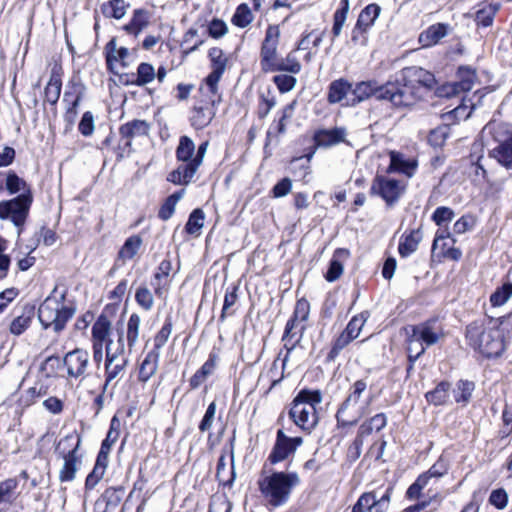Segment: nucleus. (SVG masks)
Returning <instances> with one entry per match:
<instances>
[{
    "label": "nucleus",
    "mask_w": 512,
    "mask_h": 512,
    "mask_svg": "<svg viewBox=\"0 0 512 512\" xmlns=\"http://www.w3.org/2000/svg\"><path fill=\"white\" fill-rule=\"evenodd\" d=\"M326 34V29L304 30L299 39L295 42L293 48L282 56L280 52L281 30L277 24H269L261 40L258 60L260 71L263 74L276 73L280 70L294 72L300 68V60L295 53L300 50L308 49V40L313 37L312 47L318 49Z\"/></svg>",
    "instance_id": "nucleus-1"
},
{
    "label": "nucleus",
    "mask_w": 512,
    "mask_h": 512,
    "mask_svg": "<svg viewBox=\"0 0 512 512\" xmlns=\"http://www.w3.org/2000/svg\"><path fill=\"white\" fill-rule=\"evenodd\" d=\"M504 317L485 316L469 322L463 330L468 349L484 360H495L505 353L507 341L501 325Z\"/></svg>",
    "instance_id": "nucleus-2"
},
{
    "label": "nucleus",
    "mask_w": 512,
    "mask_h": 512,
    "mask_svg": "<svg viewBox=\"0 0 512 512\" xmlns=\"http://www.w3.org/2000/svg\"><path fill=\"white\" fill-rule=\"evenodd\" d=\"M393 110L403 111L412 108L425 96L436 89L435 75L419 66L404 67L400 76L391 80Z\"/></svg>",
    "instance_id": "nucleus-3"
},
{
    "label": "nucleus",
    "mask_w": 512,
    "mask_h": 512,
    "mask_svg": "<svg viewBox=\"0 0 512 512\" xmlns=\"http://www.w3.org/2000/svg\"><path fill=\"white\" fill-rule=\"evenodd\" d=\"M301 479L296 471L270 470L265 474L263 468L257 487L268 509H276L287 504L300 485Z\"/></svg>",
    "instance_id": "nucleus-4"
},
{
    "label": "nucleus",
    "mask_w": 512,
    "mask_h": 512,
    "mask_svg": "<svg viewBox=\"0 0 512 512\" xmlns=\"http://www.w3.org/2000/svg\"><path fill=\"white\" fill-rule=\"evenodd\" d=\"M106 69L110 74V96L113 105L121 108L127 100V93L123 86L128 85V49L119 46L117 38L112 37L103 48Z\"/></svg>",
    "instance_id": "nucleus-5"
},
{
    "label": "nucleus",
    "mask_w": 512,
    "mask_h": 512,
    "mask_svg": "<svg viewBox=\"0 0 512 512\" xmlns=\"http://www.w3.org/2000/svg\"><path fill=\"white\" fill-rule=\"evenodd\" d=\"M482 146L488 156L507 170L512 169V124L503 121H489L481 132Z\"/></svg>",
    "instance_id": "nucleus-6"
},
{
    "label": "nucleus",
    "mask_w": 512,
    "mask_h": 512,
    "mask_svg": "<svg viewBox=\"0 0 512 512\" xmlns=\"http://www.w3.org/2000/svg\"><path fill=\"white\" fill-rule=\"evenodd\" d=\"M66 292L60 297L47 296L38 308V319L44 329L51 328L55 333H61L67 323L73 318L77 307L73 300L66 299Z\"/></svg>",
    "instance_id": "nucleus-7"
},
{
    "label": "nucleus",
    "mask_w": 512,
    "mask_h": 512,
    "mask_svg": "<svg viewBox=\"0 0 512 512\" xmlns=\"http://www.w3.org/2000/svg\"><path fill=\"white\" fill-rule=\"evenodd\" d=\"M311 310L310 302L306 297L298 298L295 302L293 312L287 320L281 341L286 354L283 358V367L286 366L291 352L301 342L307 328L306 322L309 319Z\"/></svg>",
    "instance_id": "nucleus-8"
},
{
    "label": "nucleus",
    "mask_w": 512,
    "mask_h": 512,
    "mask_svg": "<svg viewBox=\"0 0 512 512\" xmlns=\"http://www.w3.org/2000/svg\"><path fill=\"white\" fill-rule=\"evenodd\" d=\"M375 98L378 101L387 102L393 110V95L391 80L379 83L376 79L357 82L352 90V97L346 100L345 106L354 107L366 100Z\"/></svg>",
    "instance_id": "nucleus-9"
},
{
    "label": "nucleus",
    "mask_w": 512,
    "mask_h": 512,
    "mask_svg": "<svg viewBox=\"0 0 512 512\" xmlns=\"http://www.w3.org/2000/svg\"><path fill=\"white\" fill-rule=\"evenodd\" d=\"M368 383L366 379H358L350 384L346 397L339 404L335 418L338 428H346L355 426L359 419L364 415V411L361 410L359 415L353 419H348L351 412L359 405L363 394L367 391Z\"/></svg>",
    "instance_id": "nucleus-10"
},
{
    "label": "nucleus",
    "mask_w": 512,
    "mask_h": 512,
    "mask_svg": "<svg viewBox=\"0 0 512 512\" xmlns=\"http://www.w3.org/2000/svg\"><path fill=\"white\" fill-rule=\"evenodd\" d=\"M33 200V192L27 191V193H20L9 200L0 201V219L10 220L16 227L24 226Z\"/></svg>",
    "instance_id": "nucleus-11"
},
{
    "label": "nucleus",
    "mask_w": 512,
    "mask_h": 512,
    "mask_svg": "<svg viewBox=\"0 0 512 512\" xmlns=\"http://www.w3.org/2000/svg\"><path fill=\"white\" fill-rule=\"evenodd\" d=\"M86 87L79 75H73L67 82L62 103L63 119L67 126L72 127L78 116V108L85 97Z\"/></svg>",
    "instance_id": "nucleus-12"
},
{
    "label": "nucleus",
    "mask_w": 512,
    "mask_h": 512,
    "mask_svg": "<svg viewBox=\"0 0 512 512\" xmlns=\"http://www.w3.org/2000/svg\"><path fill=\"white\" fill-rule=\"evenodd\" d=\"M449 468V459L441 454L435 463L428 470L419 474L415 481L407 488L404 495L405 499L416 500L422 498L423 490L428 485L430 479L445 476Z\"/></svg>",
    "instance_id": "nucleus-13"
},
{
    "label": "nucleus",
    "mask_w": 512,
    "mask_h": 512,
    "mask_svg": "<svg viewBox=\"0 0 512 512\" xmlns=\"http://www.w3.org/2000/svg\"><path fill=\"white\" fill-rule=\"evenodd\" d=\"M394 486L389 484L383 493L378 496L377 490H369L360 494L352 505L350 512H388Z\"/></svg>",
    "instance_id": "nucleus-14"
},
{
    "label": "nucleus",
    "mask_w": 512,
    "mask_h": 512,
    "mask_svg": "<svg viewBox=\"0 0 512 512\" xmlns=\"http://www.w3.org/2000/svg\"><path fill=\"white\" fill-rule=\"evenodd\" d=\"M406 190V185L397 179L377 174L372 180L370 195L379 196L387 207H393Z\"/></svg>",
    "instance_id": "nucleus-15"
},
{
    "label": "nucleus",
    "mask_w": 512,
    "mask_h": 512,
    "mask_svg": "<svg viewBox=\"0 0 512 512\" xmlns=\"http://www.w3.org/2000/svg\"><path fill=\"white\" fill-rule=\"evenodd\" d=\"M303 444L302 437H290L285 434L283 429H278L274 445L263 465L266 469L268 465L274 466L284 462L289 457L294 456L298 447Z\"/></svg>",
    "instance_id": "nucleus-16"
},
{
    "label": "nucleus",
    "mask_w": 512,
    "mask_h": 512,
    "mask_svg": "<svg viewBox=\"0 0 512 512\" xmlns=\"http://www.w3.org/2000/svg\"><path fill=\"white\" fill-rule=\"evenodd\" d=\"M477 71L471 66L461 65L456 70V81L447 82L437 88L440 97L452 98L469 92L477 82Z\"/></svg>",
    "instance_id": "nucleus-17"
},
{
    "label": "nucleus",
    "mask_w": 512,
    "mask_h": 512,
    "mask_svg": "<svg viewBox=\"0 0 512 512\" xmlns=\"http://www.w3.org/2000/svg\"><path fill=\"white\" fill-rule=\"evenodd\" d=\"M50 66V77L43 90V105L49 104L54 114L57 113V103L61 96L64 68L61 58H53Z\"/></svg>",
    "instance_id": "nucleus-18"
},
{
    "label": "nucleus",
    "mask_w": 512,
    "mask_h": 512,
    "mask_svg": "<svg viewBox=\"0 0 512 512\" xmlns=\"http://www.w3.org/2000/svg\"><path fill=\"white\" fill-rule=\"evenodd\" d=\"M411 333L407 335V345H412L414 342L421 344L425 349L436 344L440 338L444 336L443 329L437 325L436 318H430L419 324L412 325Z\"/></svg>",
    "instance_id": "nucleus-19"
},
{
    "label": "nucleus",
    "mask_w": 512,
    "mask_h": 512,
    "mask_svg": "<svg viewBox=\"0 0 512 512\" xmlns=\"http://www.w3.org/2000/svg\"><path fill=\"white\" fill-rule=\"evenodd\" d=\"M381 13L377 3H370L359 13L357 21L351 31V41L355 45L365 46L368 42V32L373 27Z\"/></svg>",
    "instance_id": "nucleus-20"
},
{
    "label": "nucleus",
    "mask_w": 512,
    "mask_h": 512,
    "mask_svg": "<svg viewBox=\"0 0 512 512\" xmlns=\"http://www.w3.org/2000/svg\"><path fill=\"white\" fill-rule=\"evenodd\" d=\"M208 145V141L202 142L198 146L196 154L193 157V160L189 161V163L181 164L176 169L172 170L167 175V181L175 185L189 184L203 162Z\"/></svg>",
    "instance_id": "nucleus-21"
},
{
    "label": "nucleus",
    "mask_w": 512,
    "mask_h": 512,
    "mask_svg": "<svg viewBox=\"0 0 512 512\" xmlns=\"http://www.w3.org/2000/svg\"><path fill=\"white\" fill-rule=\"evenodd\" d=\"M121 341L122 338L119 337L117 344H114L113 341H108L106 344V382H110L115 379L124 371L127 364L128 360L124 355V346Z\"/></svg>",
    "instance_id": "nucleus-22"
},
{
    "label": "nucleus",
    "mask_w": 512,
    "mask_h": 512,
    "mask_svg": "<svg viewBox=\"0 0 512 512\" xmlns=\"http://www.w3.org/2000/svg\"><path fill=\"white\" fill-rule=\"evenodd\" d=\"M289 419L306 435H309L317 426L319 417L317 409L290 403L288 408Z\"/></svg>",
    "instance_id": "nucleus-23"
},
{
    "label": "nucleus",
    "mask_w": 512,
    "mask_h": 512,
    "mask_svg": "<svg viewBox=\"0 0 512 512\" xmlns=\"http://www.w3.org/2000/svg\"><path fill=\"white\" fill-rule=\"evenodd\" d=\"M66 379L83 378L89 366V353L81 348H75L64 356Z\"/></svg>",
    "instance_id": "nucleus-24"
},
{
    "label": "nucleus",
    "mask_w": 512,
    "mask_h": 512,
    "mask_svg": "<svg viewBox=\"0 0 512 512\" xmlns=\"http://www.w3.org/2000/svg\"><path fill=\"white\" fill-rule=\"evenodd\" d=\"M193 104L217 108L222 101V94L219 83L202 79L197 89V93L193 97Z\"/></svg>",
    "instance_id": "nucleus-25"
},
{
    "label": "nucleus",
    "mask_w": 512,
    "mask_h": 512,
    "mask_svg": "<svg viewBox=\"0 0 512 512\" xmlns=\"http://www.w3.org/2000/svg\"><path fill=\"white\" fill-rule=\"evenodd\" d=\"M220 360V348L213 347L208 354L207 360L201 365L199 369L189 379V389H198L209 376H211L218 365Z\"/></svg>",
    "instance_id": "nucleus-26"
},
{
    "label": "nucleus",
    "mask_w": 512,
    "mask_h": 512,
    "mask_svg": "<svg viewBox=\"0 0 512 512\" xmlns=\"http://www.w3.org/2000/svg\"><path fill=\"white\" fill-rule=\"evenodd\" d=\"M501 5L499 2L494 1H481L475 6V12L473 20L476 29L489 28L494 24V20L498 12L500 11Z\"/></svg>",
    "instance_id": "nucleus-27"
},
{
    "label": "nucleus",
    "mask_w": 512,
    "mask_h": 512,
    "mask_svg": "<svg viewBox=\"0 0 512 512\" xmlns=\"http://www.w3.org/2000/svg\"><path fill=\"white\" fill-rule=\"evenodd\" d=\"M390 163L386 172L388 174L399 173L406 177H412L418 168V161L416 159H406L404 154L398 151L389 152Z\"/></svg>",
    "instance_id": "nucleus-28"
},
{
    "label": "nucleus",
    "mask_w": 512,
    "mask_h": 512,
    "mask_svg": "<svg viewBox=\"0 0 512 512\" xmlns=\"http://www.w3.org/2000/svg\"><path fill=\"white\" fill-rule=\"evenodd\" d=\"M208 59L211 71L204 79L220 83L227 68L228 57L220 47H212L208 50Z\"/></svg>",
    "instance_id": "nucleus-29"
},
{
    "label": "nucleus",
    "mask_w": 512,
    "mask_h": 512,
    "mask_svg": "<svg viewBox=\"0 0 512 512\" xmlns=\"http://www.w3.org/2000/svg\"><path fill=\"white\" fill-rule=\"evenodd\" d=\"M346 131L343 127H333L331 129H317L314 131L312 140L316 147L328 148L338 145L345 141Z\"/></svg>",
    "instance_id": "nucleus-30"
},
{
    "label": "nucleus",
    "mask_w": 512,
    "mask_h": 512,
    "mask_svg": "<svg viewBox=\"0 0 512 512\" xmlns=\"http://www.w3.org/2000/svg\"><path fill=\"white\" fill-rule=\"evenodd\" d=\"M35 314V306L33 304H24L21 307V312L11 320L8 327L9 333L13 336H20L25 333L30 328Z\"/></svg>",
    "instance_id": "nucleus-31"
},
{
    "label": "nucleus",
    "mask_w": 512,
    "mask_h": 512,
    "mask_svg": "<svg viewBox=\"0 0 512 512\" xmlns=\"http://www.w3.org/2000/svg\"><path fill=\"white\" fill-rule=\"evenodd\" d=\"M353 83L344 77H340L330 82L327 88L326 100L329 104H341L345 106L344 100L349 93L352 94Z\"/></svg>",
    "instance_id": "nucleus-32"
},
{
    "label": "nucleus",
    "mask_w": 512,
    "mask_h": 512,
    "mask_svg": "<svg viewBox=\"0 0 512 512\" xmlns=\"http://www.w3.org/2000/svg\"><path fill=\"white\" fill-rule=\"evenodd\" d=\"M423 232L422 227L419 226L413 229H407L401 235L398 244V253L401 258H406L414 253L422 241Z\"/></svg>",
    "instance_id": "nucleus-33"
},
{
    "label": "nucleus",
    "mask_w": 512,
    "mask_h": 512,
    "mask_svg": "<svg viewBox=\"0 0 512 512\" xmlns=\"http://www.w3.org/2000/svg\"><path fill=\"white\" fill-rule=\"evenodd\" d=\"M111 323L105 313L99 315L92 326V341L95 353L101 352L104 343L107 344Z\"/></svg>",
    "instance_id": "nucleus-34"
},
{
    "label": "nucleus",
    "mask_w": 512,
    "mask_h": 512,
    "mask_svg": "<svg viewBox=\"0 0 512 512\" xmlns=\"http://www.w3.org/2000/svg\"><path fill=\"white\" fill-rule=\"evenodd\" d=\"M172 271V262L170 259H163L154 275L151 285L157 296L161 297L164 291H167L170 286L169 275Z\"/></svg>",
    "instance_id": "nucleus-35"
},
{
    "label": "nucleus",
    "mask_w": 512,
    "mask_h": 512,
    "mask_svg": "<svg viewBox=\"0 0 512 512\" xmlns=\"http://www.w3.org/2000/svg\"><path fill=\"white\" fill-rule=\"evenodd\" d=\"M350 256V251L347 248H336L333 252L332 258L329 261L328 269L324 273V278L327 282L337 281L344 272V265L341 259H347Z\"/></svg>",
    "instance_id": "nucleus-36"
},
{
    "label": "nucleus",
    "mask_w": 512,
    "mask_h": 512,
    "mask_svg": "<svg viewBox=\"0 0 512 512\" xmlns=\"http://www.w3.org/2000/svg\"><path fill=\"white\" fill-rule=\"evenodd\" d=\"M217 108L194 105L190 111L189 122L196 130H202L207 127L215 118Z\"/></svg>",
    "instance_id": "nucleus-37"
},
{
    "label": "nucleus",
    "mask_w": 512,
    "mask_h": 512,
    "mask_svg": "<svg viewBox=\"0 0 512 512\" xmlns=\"http://www.w3.org/2000/svg\"><path fill=\"white\" fill-rule=\"evenodd\" d=\"M80 444V434L73 431L58 441L55 446V453L58 457L81 456L79 453Z\"/></svg>",
    "instance_id": "nucleus-38"
},
{
    "label": "nucleus",
    "mask_w": 512,
    "mask_h": 512,
    "mask_svg": "<svg viewBox=\"0 0 512 512\" xmlns=\"http://www.w3.org/2000/svg\"><path fill=\"white\" fill-rule=\"evenodd\" d=\"M302 71V63L300 62V68L294 72L280 70L273 73L271 82L275 85L280 94H286L292 91L297 85L296 75Z\"/></svg>",
    "instance_id": "nucleus-39"
},
{
    "label": "nucleus",
    "mask_w": 512,
    "mask_h": 512,
    "mask_svg": "<svg viewBox=\"0 0 512 512\" xmlns=\"http://www.w3.org/2000/svg\"><path fill=\"white\" fill-rule=\"evenodd\" d=\"M240 283L232 282L225 289L224 301L218 321L223 323L227 317L235 314V309H232L239 300Z\"/></svg>",
    "instance_id": "nucleus-40"
},
{
    "label": "nucleus",
    "mask_w": 512,
    "mask_h": 512,
    "mask_svg": "<svg viewBox=\"0 0 512 512\" xmlns=\"http://www.w3.org/2000/svg\"><path fill=\"white\" fill-rule=\"evenodd\" d=\"M276 104V95L270 87L265 90H259L257 92V107L255 111L257 118L264 120Z\"/></svg>",
    "instance_id": "nucleus-41"
},
{
    "label": "nucleus",
    "mask_w": 512,
    "mask_h": 512,
    "mask_svg": "<svg viewBox=\"0 0 512 512\" xmlns=\"http://www.w3.org/2000/svg\"><path fill=\"white\" fill-rule=\"evenodd\" d=\"M451 383L447 380L440 381L434 389L425 393L428 404L433 406H445L449 403Z\"/></svg>",
    "instance_id": "nucleus-42"
},
{
    "label": "nucleus",
    "mask_w": 512,
    "mask_h": 512,
    "mask_svg": "<svg viewBox=\"0 0 512 512\" xmlns=\"http://www.w3.org/2000/svg\"><path fill=\"white\" fill-rule=\"evenodd\" d=\"M447 32V24H432L420 33L418 41L423 47H431L436 45L442 38H444L447 35Z\"/></svg>",
    "instance_id": "nucleus-43"
},
{
    "label": "nucleus",
    "mask_w": 512,
    "mask_h": 512,
    "mask_svg": "<svg viewBox=\"0 0 512 512\" xmlns=\"http://www.w3.org/2000/svg\"><path fill=\"white\" fill-rule=\"evenodd\" d=\"M388 422L387 415L383 412L377 413L367 419H365L359 426L357 433L366 438L374 432H380L383 430Z\"/></svg>",
    "instance_id": "nucleus-44"
},
{
    "label": "nucleus",
    "mask_w": 512,
    "mask_h": 512,
    "mask_svg": "<svg viewBox=\"0 0 512 512\" xmlns=\"http://www.w3.org/2000/svg\"><path fill=\"white\" fill-rule=\"evenodd\" d=\"M128 416V411L120 409L116 412L110 422V427L106 438L103 440L102 445L107 446L109 448L112 447L119 439L121 434V429L125 425V418Z\"/></svg>",
    "instance_id": "nucleus-45"
},
{
    "label": "nucleus",
    "mask_w": 512,
    "mask_h": 512,
    "mask_svg": "<svg viewBox=\"0 0 512 512\" xmlns=\"http://www.w3.org/2000/svg\"><path fill=\"white\" fill-rule=\"evenodd\" d=\"M5 191L10 195L32 192V187L25 179L20 177L16 171H5Z\"/></svg>",
    "instance_id": "nucleus-46"
},
{
    "label": "nucleus",
    "mask_w": 512,
    "mask_h": 512,
    "mask_svg": "<svg viewBox=\"0 0 512 512\" xmlns=\"http://www.w3.org/2000/svg\"><path fill=\"white\" fill-rule=\"evenodd\" d=\"M17 477L6 478L0 482V505H13L19 496Z\"/></svg>",
    "instance_id": "nucleus-47"
},
{
    "label": "nucleus",
    "mask_w": 512,
    "mask_h": 512,
    "mask_svg": "<svg viewBox=\"0 0 512 512\" xmlns=\"http://www.w3.org/2000/svg\"><path fill=\"white\" fill-rule=\"evenodd\" d=\"M64 463L59 471L60 483L72 482L76 478V474L82 462V456L60 457Z\"/></svg>",
    "instance_id": "nucleus-48"
},
{
    "label": "nucleus",
    "mask_w": 512,
    "mask_h": 512,
    "mask_svg": "<svg viewBox=\"0 0 512 512\" xmlns=\"http://www.w3.org/2000/svg\"><path fill=\"white\" fill-rule=\"evenodd\" d=\"M40 370L44 373L46 378H66L64 357L60 358L57 355L47 357L41 364Z\"/></svg>",
    "instance_id": "nucleus-49"
},
{
    "label": "nucleus",
    "mask_w": 512,
    "mask_h": 512,
    "mask_svg": "<svg viewBox=\"0 0 512 512\" xmlns=\"http://www.w3.org/2000/svg\"><path fill=\"white\" fill-rule=\"evenodd\" d=\"M323 395L319 389L303 388L291 401L295 405H302L307 407H313L317 409V406L322 402Z\"/></svg>",
    "instance_id": "nucleus-50"
},
{
    "label": "nucleus",
    "mask_w": 512,
    "mask_h": 512,
    "mask_svg": "<svg viewBox=\"0 0 512 512\" xmlns=\"http://www.w3.org/2000/svg\"><path fill=\"white\" fill-rule=\"evenodd\" d=\"M160 353L150 350L139 366L138 378L142 382H146L156 372L158 367Z\"/></svg>",
    "instance_id": "nucleus-51"
},
{
    "label": "nucleus",
    "mask_w": 512,
    "mask_h": 512,
    "mask_svg": "<svg viewBox=\"0 0 512 512\" xmlns=\"http://www.w3.org/2000/svg\"><path fill=\"white\" fill-rule=\"evenodd\" d=\"M474 389L475 383L473 381L464 379L458 380L456 383V389L453 391L455 402L466 406L471 400Z\"/></svg>",
    "instance_id": "nucleus-52"
},
{
    "label": "nucleus",
    "mask_w": 512,
    "mask_h": 512,
    "mask_svg": "<svg viewBox=\"0 0 512 512\" xmlns=\"http://www.w3.org/2000/svg\"><path fill=\"white\" fill-rule=\"evenodd\" d=\"M353 341L354 340L342 330L341 333L332 340L325 362H334L340 353Z\"/></svg>",
    "instance_id": "nucleus-53"
},
{
    "label": "nucleus",
    "mask_w": 512,
    "mask_h": 512,
    "mask_svg": "<svg viewBox=\"0 0 512 512\" xmlns=\"http://www.w3.org/2000/svg\"><path fill=\"white\" fill-rule=\"evenodd\" d=\"M349 12V0H340L339 7L333 14V26L331 30L332 41H334L341 33V30L347 19Z\"/></svg>",
    "instance_id": "nucleus-54"
},
{
    "label": "nucleus",
    "mask_w": 512,
    "mask_h": 512,
    "mask_svg": "<svg viewBox=\"0 0 512 512\" xmlns=\"http://www.w3.org/2000/svg\"><path fill=\"white\" fill-rule=\"evenodd\" d=\"M455 243L456 240L451 238V244L448 242H443L440 245V251L436 254L432 253L433 256L437 258L439 263H442L445 260L458 262L462 258V251L460 248L455 246Z\"/></svg>",
    "instance_id": "nucleus-55"
},
{
    "label": "nucleus",
    "mask_w": 512,
    "mask_h": 512,
    "mask_svg": "<svg viewBox=\"0 0 512 512\" xmlns=\"http://www.w3.org/2000/svg\"><path fill=\"white\" fill-rule=\"evenodd\" d=\"M194 152L195 144L193 140L186 135L181 136L175 152L177 161L184 164L189 163V161L193 160Z\"/></svg>",
    "instance_id": "nucleus-56"
},
{
    "label": "nucleus",
    "mask_w": 512,
    "mask_h": 512,
    "mask_svg": "<svg viewBox=\"0 0 512 512\" xmlns=\"http://www.w3.org/2000/svg\"><path fill=\"white\" fill-rule=\"evenodd\" d=\"M183 193H184L183 189L176 191L173 194L169 195L164 200V202L161 204V206L158 210V213H157V216L160 220L167 221L173 216V214L175 212L176 205H177L178 201L181 199Z\"/></svg>",
    "instance_id": "nucleus-57"
},
{
    "label": "nucleus",
    "mask_w": 512,
    "mask_h": 512,
    "mask_svg": "<svg viewBox=\"0 0 512 512\" xmlns=\"http://www.w3.org/2000/svg\"><path fill=\"white\" fill-rule=\"evenodd\" d=\"M450 133V126L447 124H441L429 132L427 137L428 144L435 149H441L444 147Z\"/></svg>",
    "instance_id": "nucleus-58"
},
{
    "label": "nucleus",
    "mask_w": 512,
    "mask_h": 512,
    "mask_svg": "<svg viewBox=\"0 0 512 512\" xmlns=\"http://www.w3.org/2000/svg\"><path fill=\"white\" fill-rule=\"evenodd\" d=\"M127 5L124 0H109L100 6L101 13L106 18L121 19L126 13Z\"/></svg>",
    "instance_id": "nucleus-59"
},
{
    "label": "nucleus",
    "mask_w": 512,
    "mask_h": 512,
    "mask_svg": "<svg viewBox=\"0 0 512 512\" xmlns=\"http://www.w3.org/2000/svg\"><path fill=\"white\" fill-rule=\"evenodd\" d=\"M150 22V13L146 9H135L130 19V34L137 36Z\"/></svg>",
    "instance_id": "nucleus-60"
},
{
    "label": "nucleus",
    "mask_w": 512,
    "mask_h": 512,
    "mask_svg": "<svg viewBox=\"0 0 512 512\" xmlns=\"http://www.w3.org/2000/svg\"><path fill=\"white\" fill-rule=\"evenodd\" d=\"M254 19L253 13L248 4L241 3L236 7L231 18V23L238 28H246Z\"/></svg>",
    "instance_id": "nucleus-61"
},
{
    "label": "nucleus",
    "mask_w": 512,
    "mask_h": 512,
    "mask_svg": "<svg viewBox=\"0 0 512 512\" xmlns=\"http://www.w3.org/2000/svg\"><path fill=\"white\" fill-rule=\"evenodd\" d=\"M125 487H108L104 493L103 498L106 501V510L116 509L125 498Z\"/></svg>",
    "instance_id": "nucleus-62"
},
{
    "label": "nucleus",
    "mask_w": 512,
    "mask_h": 512,
    "mask_svg": "<svg viewBox=\"0 0 512 512\" xmlns=\"http://www.w3.org/2000/svg\"><path fill=\"white\" fill-rule=\"evenodd\" d=\"M205 214L201 208L194 209L185 224V232L189 235L199 236L204 225Z\"/></svg>",
    "instance_id": "nucleus-63"
},
{
    "label": "nucleus",
    "mask_w": 512,
    "mask_h": 512,
    "mask_svg": "<svg viewBox=\"0 0 512 512\" xmlns=\"http://www.w3.org/2000/svg\"><path fill=\"white\" fill-rule=\"evenodd\" d=\"M369 317L368 311H363L359 314L354 315L349 322L347 323L346 327L343 329V331L349 335L353 340H355L362 331L363 326L365 325L367 319Z\"/></svg>",
    "instance_id": "nucleus-64"
}]
</instances>
